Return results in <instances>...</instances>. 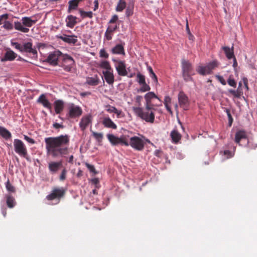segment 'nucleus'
<instances>
[{
	"mask_svg": "<svg viewBox=\"0 0 257 257\" xmlns=\"http://www.w3.org/2000/svg\"><path fill=\"white\" fill-rule=\"evenodd\" d=\"M47 154L56 158L66 155L68 152L70 137L67 135L45 139Z\"/></svg>",
	"mask_w": 257,
	"mask_h": 257,
	"instance_id": "nucleus-1",
	"label": "nucleus"
},
{
	"mask_svg": "<svg viewBox=\"0 0 257 257\" xmlns=\"http://www.w3.org/2000/svg\"><path fill=\"white\" fill-rule=\"evenodd\" d=\"M133 110L135 114L146 122L153 123L155 120V114L152 109H147L146 105L143 109L140 107H134Z\"/></svg>",
	"mask_w": 257,
	"mask_h": 257,
	"instance_id": "nucleus-2",
	"label": "nucleus"
},
{
	"mask_svg": "<svg viewBox=\"0 0 257 257\" xmlns=\"http://www.w3.org/2000/svg\"><path fill=\"white\" fill-rule=\"evenodd\" d=\"M14 146L15 151L17 154L29 160L27 148L21 140L15 139L14 141Z\"/></svg>",
	"mask_w": 257,
	"mask_h": 257,
	"instance_id": "nucleus-3",
	"label": "nucleus"
},
{
	"mask_svg": "<svg viewBox=\"0 0 257 257\" xmlns=\"http://www.w3.org/2000/svg\"><path fill=\"white\" fill-rule=\"evenodd\" d=\"M129 145L137 151H142L144 149L145 142L140 137L134 136L130 138V142H128Z\"/></svg>",
	"mask_w": 257,
	"mask_h": 257,
	"instance_id": "nucleus-4",
	"label": "nucleus"
},
{
	"mask_svg": "<svg viewBox=\"0 0 257 257\" xmlns=\"http://www.w3.org/2000/svg\"><path fill=\"white\" fill-rule=\"evenodd\" d=\"M107 137L112 145L120 144L121 145L128 146V141L126 137L124 136H122L120 138H118L113 135L108 134Z\"/></svg>",
	"mask_w": 257,
	"mask_h": 257,
	"instance_id": "nucleus-5",
	"label": "nucleus"
},
{
	"mask_svg": "<svg viewBox=\"0 0 257 257\" xmlns=\"http://www.w3.org/2000/svg\"><path fill=\"white\" fill-rule=\"evenodd\" d=\"M82 114L81 108L74 104H71L68 108V116L70 118L78 117Z\"/></svg>",
	"mask_w": 257,
	"mask_h": 257,
	"instance_id": "nucleus-6",
	"label": "nucleus"
},
{
	"mask_svg": "<svg viewBox=\"0 0 257 257\" xmlns=\"http://www.w3.org/2000/svg\"><path fill=\"white\" fill-rule=\"evenodd\" d=\"M65 193V191L63 188H55L51 193L46 196L48 200H53L55 199H59L62 197Z\"/></svg>",
	"mask_w": 257,
	"mask_h": 257,
	"instance_id": "nucleus-7",
	"label": "nucleus"
},
{
	"mask_svg": "<svg viewBox=\"0 0 257 257\" xmlns=\"http://www.w3.org/2000/svg\"><path fill=\"white\" fill-rule=\"evenodd\" d=\"M115 62V67L118 74L120 76H125L127 75L126 66L124 61L121 60H113Z\"/></svg>",
	"mask_w": 257,
	"mask_h": 257,
	"instance_id": "nucleus-8",
	"label": "nucleus"
},
{
	"mask_svg": "<svg viewBox=\"0 0 257 257\" xmlns=\"http://www.w3.org/2000/svg\"><path fill=\"white\" fill-rule=\"evenodd\" d=\"M62 55V53L60 51H55L49 54L46 61L52 65L56 66L58 65V58Z\"/></svg>",
	"mask_w": 257,
	"mask_h": 257,
	"instance_id": "nucleus-9",
	"label": "nucleus"
},
{
	"mask_svg": "<svg viewBox=\"0 0 257 257\" xmlns=\"http://www.w3.org/2000/svg\"><path fill=\"white\" fill-rule=\"evenodd\" d=\"M63 59L64 62L68 64V65H65V64L63 65V69L67 72L71 71L75 63L74 59L72 57L67 54L64 55Z\"/></svg>",
	"mask_w": 257,
	"mask_h": 257,
	"instance_id": "nucleus-10",
	"label": "nucleus"
},
{
	"mask_svg": "<svg viewBox=\"0 0 257 257\" xmlns=\"http://www.w3.org/2000/svg\"><path fill=\"white\" fill-rule=\"evenodd\" d=\"M153 98H157L161 102H162V100L153 92H149L147 93L145 95V99L146 101L145 105H146L147 109H154L151 103V100Z\"/></svg>",
	"mask_w": 257,
	"mask_h": 257,
	"instance_id": "nucleus-11",
	"label": "nucleus"
},
{
	"mask_svg": "<svg viewBox=\"0 0 257 257\" xmlns=\"http://www.w3.org/2000/svg\"><path fill=\"white\" fill-rule=\"evenodd\" d=\"M178 100L180 106L187 109L189 104L188 98L183 92H180L178 94Z\"/></svg>",
	"mask_w": 257,
	"mask_h": 257,
	"instance_id": "nucleus-12",
	"label": "nucleus"
},
{
	"mask_svg": "<svg viewBox=\"0 0 257 257\" xmlns=\"http://www.w3.org/2000/svg\"><path fill=\"white\" fill-rule=\"evenodd\" d=\"M37 102L41 104L44 107L48 109L52 112V107L51 103L46 98V95L44 94H41L37 99Z\"/></svg>",
	"mask_w": 257,
	"mask_h": 257,
	"instance_id": "nucleus-13",
	"label": "nucleus"
},
{
	"mask_svg": "<svg viewBox=\"0 0 257 257\" xmlns=\"http://www.w3.org/2000/svg\"><path fill=\"white\" fill-rule=\"evenodd\" d=\"M62 166V161L51 162L49 163L48 169L52 174L56 173Z\"/></svg>",
	"mask_w": 257,
	"mask_h": 257,
	"instance_id": "nucleus-14",
	"label": "nucleus"
},
{
	"mask_svg": "<svg viewBox=\"0 0 257 257\" xmlns=\"http://www.w3.org/2000/svg\"><path fill=\"white\" fill-rule=\"evenodd\" d=\"M59 38L66 43L73 45H75L78 41L77 39V36L75 35H67L66 34H63V35L59 36Z\"/></svg>",
	"mask_w": 257,
	"mask_h": 257,
	"instance_id": "nucleus-15",
	"label": "nucleus"
},
{
	"mask_svg": "<svg viewBox=\"0 0 257 257\" xmlns=\"http://www.w3.org/2000/svg\"><path fill=\"white\" fill-rule=\"evenodd\" d=\"M91 122V116L85 115L83 116L79 122V126L81 131H84Z\"/></svg>",
	"mask_w": 257,
	"mask_h": 257,
	"instance_id": "nucleus-16",
	"label": "nucleus"
},
{
	"mask_svg": "<svg viewBox=\"0 0 257 257\" xmlns=\"http://www.w3.org/2000/svg\"><path fill=\"white\" fill-rule=\"evenodd\" d=\"M33 44L31 42H27L22 45V49L21 52H26L32 53L33 54H36L37 53V50L33 49Z\"/></svg>",
	"mask_w": 257,
	"mask_h": 257,
	"instance_id": "nucleus-17",
	"label": "nucleus"
},
{
	"mask_svg": "<svg viewBox=\"0 0 257 257\" xmlns=\"http://www.w3.org/2000/svg\"><path fill=\"white\" fill-rule=\"evenodd\" d=\"M102 73L106 82L109 84H112L114 80L112 70L103 71Z\"/></svg>",
	"mask_w": 257,
	"mask_h": 257,
	"instance_id": "nucleus-18",
	"label": "nucleus"
},
{
	"mask_svg": "<svg viewBox=\"0 0 257 257\" xmlns=\"http://www.w3.org/2000/svg\"><path fill=\"white\" fill-rule=\"evenodd\" d=\"M17 55L12 50H9L6 52L4 57L2 58L1 61H13L17 57Z\"/></svg>",
	"mask_w": 257,
	"mask_h": 257,
	"instance_id": "nucleus-19",
	"label": "nucleus"
},
{
	"mask_svg": "<svg viewBox=\"0 0 257 257\" xmlns=\"http://www.w3.org/2000/svg\"><path fill=\"white\" fill-rule=\"evenodd\" d=\"M102 123L105 127L114 130H116L117 128V125L108 116L104 117L103 118Z\"/></svg>",
	"mask_w": 257,
	"mask_h": 257,
	"instance_id": "nucleus-20",
	"label": "nucleus"
},
{
	"mask_svg": "<svg viewBox=\"0 0 257 257\" xmlns=\"http://www.w3.org/2000/svg\"><path fill=\"white\" fill-rule=\"evenodd\" d=\"M182 73H192L193 67L192 64L187 60L184 59L182 60L181 62Z\"/></svg>",
	"mask_w": 257,
	"mask_h": 257,
	"instance_id": "nucleus-21",
	"label": "nucleus"
},
{
	"mask_svg": "<svg viewBox=\"0 0 257 257\" xmlns=\"http://www.w3.org/2000/svg\"><path fill=\"white\" fill-rule=\"evenodd\" d=\"M54 108L56 113L60 114L64 107V102L62 100H57L54 102Z\"/></svg>",
	"mask_w": 257,
	"mask_h": 257,
	"instance_id": "nucleus-22",
	"label": "nucleus"
},
{
	"mask_svg": "<svg viewBox=\"0 0 257 257\" xmlns=\"http://www.w3.org/2000/svg\"><path fill=\"white\" fill-rule=\"evenodd\" d=\"M247 136L244 131L240 130L237 131L235 136V142L240 145V140L246 139Z\"/></svg>",
	"mask_w": 257,
	"mask_h": 257,
	"instance_id": "nucleus-23",
	"label": "nucleus"
},
{
	"mask_svg": "<svg viewBox=\"0 0 257 257\" xmlns=\"http://www.w3.org/2000/svg\"><path fill=\"white\" fill-rule=\"evenodd\" d=\"M98 76L96 75L93 77H88L86 78V83L91 86H96L99 83Z\"/></svg>",
	"mask_w": 257,
	"mask_h": 257,
	"instance_id": "nucleus-24",
	"label": "nucleus"
},
{
	"mask_svg": "<svg viewBox=\"0 0 257 257\" xmlns=\"http://www.w3.org/2000/svg\"><path fill=\"white\" fill-rule=\"evenodd\" d=\"M76 19L77 18L72 15H69L67 16L66 19L67 27L70 28H73L77 23Z\"/></svg>",
	"mask_w": 257,
	"mask_h": 257,
	"instance_id": "nucleus-25",
	"label": "nucleus"
},
{
	"mask_svg": "<svg viewBox=\"0 0 257 257\" xmlns=\"http://www.w3.org/2000/svg\"><path fill=\"white\" fill-rule=\"evenodd\" d=\"M172 140V142L174 143L177 144L181 139V135L177 131V130H173L170 134Z\"/></svg>",
	"mask_w": 257,
	"mask_h": 257,
	"instance_id": "nucleus-26",
	"label": "nucleus"
},
{
	"mask_svg": "<svg viewBox=\"0 0 257 257\" xmlns=\"http://www.w3.org/2000/svg\"><path fill=\"white\" fill-rule=\"evenodd\" d=\"M111 53L113 54H125L123 46L121 44H117L111 49Z\"/></svg>",
	"mask_w": 257,
	"mask_h": 257,
	"instance_id": "nucleus-27",
	"label": "nucleus"
},
{
	"mask_svg": "<svg viewBox=\"0 0 257 257\" xmlns=\"http://www.w3.org/2000/svg\"><path fill=\"white\" fill-rule=\"evenodd\" d=\"M222 49L223 50L226 57L228 59H231L234 57L233 53V47L231 49H230L229 47L227 46H224L222 47Z\"/></svg>",
	"mask_w": 257,
	"mask_h": 257,
	"instance_id": "nucleus-28",
	"label": "nucleus"
},
{
	"mask_svg": "<svg viewBox=\"0 0 257 257\" xmlns=\"http://www.w3.org/2000/svg\"><path fill=\"white\" fill-rule=\"evenodd\" d=\"M0 135L4 139L8 140L12 137L11 133L6 128L0 126Z\"/></svg>",
	"mask_w": 257,
	"mask_h": 257,
	"instance_id": "nucleus-29",
	"label": "nucleus"
},
{
	"mask_svg": "<svg viewBox=\"0 0 257 257\" xmlns=\"http://www.w3.org/2000/svg\"><path fill=\"white\" fill-rule=\"evenodd\" d=\"M22 20L23 25L28 27H31L37 22L36 20H33L29 17H24Z\"/></svg>",
	"mask_w": 257,
	"mask_h": 257,
	"instance_id": "nucleus-30",
	"label": "nucleus"
},
{
	"mask_svg": "<svg viewBox=\"0 0 257 257\" xmlns=\"http://www.w3.org/2000/svg\"><path fill=\"white\" fill-rule=\"evenodd\" d=\"M6 202L7 206L9 208H13L16 204L15 198L11 195H6Z\"/></svg>",
	"mask_w": 257,
	"mask_h": 257,
	"instance_id": "nucleus-31",
	"label": "nucleus"
},
{
	"mask_svg": "<svg viewBox=\"0 0 257 257\" xmlns=\"http://www.w3.org/2000/svg\"><path fill=\"white\" fill-rule=\"evenodd\" d=\"M134 3L133 1H131L128 4L126 7L125 14L127 17H130L134 13Z\"/></svg>",
	"mask_w": 257,
	"mask_h": 257,
	"instance_id": "nucleus-32",
	"label": "nucleus"
},
{
	"mask_svg": "<svg viewBox=\"0 0 257 257\" xmlns=\"http://www.w3.org/2000/svg\"><path fill=\"white\" fill-rule=\"evenodd\" d=\"M15 28L16 30L24 33H28L29 31V29L28 28L24 27L22 23L18 22H15Z\"/></svg>",
	"mask_w": 257,
	"mask_h": 257,
	"instance_id": "nucleus-33",
	"label": "nucleus"
},
{
	"mask_svg": "<svg viewBox=\"0 0 257 257\" xmlns=\"http://www.w3.org/2000/svg\"><path fill=\"white\" fill-rule=\"evenodd\" d=\"M219 65V63L217 60H213L212 62H209L207 65V70L210 71V73L212 70L217 67Z\"/></svg>",
	"mask_w": 257,
	"mask_h": 257,
	"instance_id": "nucleus-34",
	"label": "nucleus"
},
{
	"mask_svg": "<svg viewBox=\"0 0 257 257\" xmlns=\"http://www.w3.org/2000/svg\"><path fill=\"white\" fill-rule=\"evenodd\" d=\"M197 71L199 74L202 75H205L206 74H210V71L207 70L206 66H199L197 69Z\"/></svg>",
	"mask_w": 257,
	"mask_h": 257,
	"instance_id": "nucleus-35",
	"label": "nucleus"
},
{
	"mask_svg": "<svg viewBox=\"0 0 257 257\" xmlns=\"http://www.w3.org/2000/svg\"><path fill=\"white\" fill-rule=\"evenodd\" d=\"M171 98L169 96H166L164 99V105L167 110L170 113H172V111L170 106L169 105V104L171 103Z\"/></svg>",
	"mask_w": 257,
	"mask_h": 257,
	"instance_id": "nucleus-36",
	"label": "nucleus"
},
{
	"mask_svg": "<svg viewBox=\"0 0 257 257\" xmlns=\"http://www.w3.org/2000/svg\"><path fill=\"white\" fill-rule=\"evenodd\" d=\"M79 1H69V8L68 12L70 13L72 10H76L78 6Z\"/></svg>",
	"mask_w": 257,
	"mask_h": 257,
	"instance_id": "nucleus-37",
	"label": "nucleus"
},
{
	"mask_svg": "<svg viewBox=\"0 0 257 257\" xmlns=\"http://www.w3.org/2000/svg\"><path fill=\"white\" fill-rule=\"evenodd\" d=\"M114 32L113 30L109 26L104 35L105 37L107 40L109 41L112 39V35Z\"/></svg>",
	"mask_w": 257,
	"mask_h": 257,
	"instance_id": "nucleus-38",
	"label": "nucleus"
},
{
	"mask_svg": "<svg viewBox=\"0 0 257 257\" xmlns=\"http://www.w3.org/2000/svg\"><path fill=\"white\" fill-rule=\"evenodd\" d=\"M80 14L82 18L84 19L86 18H92L93 17V13L92 12H85L81 9L79 10Z\"/></svg>",
	"mask_w": 257,
	"mask_h": 257,
	"instance_id": "nucleus-39",
	"label": "nucleus"
},
{
	"mask_svg": "<svg viewBox=\"0 0 257 257\" xmlns=\"http://www.w3.org/2000/svg\"><path fill=\"white\" fill-rule=\"evenodd\" d=\"M100 67L106 69V70H111L112 68L109 63L107 61H102L100 62Z\"/></svg>",
	"mask_w": 257,
	"mask_h": 257,
	"instance_id": "nucleus-40",
	"label": "nucleus"
},
{
	"mask_svg": "<svg viewBox=\"0 0 257 257\" xmlns=\"http://www.w3.org/2000/svg\"><path fill=\"white\" fill-rule=\"evenodd\" d=\"M126 5L125 1H119L116 8V11L117 12H121L126 7Z\"/></svg>",
	"mask_w": 257,
	"mask_h": 257,
	"instance_id": "nucleus-41",
	"label": "nucleus"
},
{
	"mask_svg": "<svg viewBox=\"0 0 257 257\" xmlns=\"http://www.w3.org/2000/svg\"><path fill=\"white\" fill-rule=\"evenodd\" d=\"M6 187L7 190L9 192L14 193L16 191L15 188L12 184H11L9 179L8 180L7 182L6 183Z\"/></svg>",
	"mask_w": 257,
	"mask_h": 257,
	"instance_id": "nucleus-42",
	"label": "nucleus"
},
{
	"mask_svg": "<svg viewBox=\"0 0 257 257\" xmlns=\"http://www.w3.org/2000/svg\"><path fill=\"white\" fill-rule=\"evenodd\" d=\"M141 85L142 86L140 89L138 90V92H145L149 91L151 89L150 87L146 83V82Z\"/></svg>",
	"mask_w": 257,
	"mask_h": 257,
	"instance_id": "nucleus-43",
	"label": "nucleus"
},
{
	"mask_svg": "<svg viewBox=\"0 0 257 257\" xmlns=\"http://www.w3.org/2000/svg\"><path fill=\"white\" fill-rule=\"evenodd\" d=\"M192 73H182V76L186 82L192 81Z\"/></svg>",
	"mask_w": 257,
	"mask_h": 257,
	"instance_id": "nucleus-44",
	"label": "nucleus"
},
{
	"mask_svg": "<svg viewBox=\"0 0 257 257\" xmlns=\"http://www.w3.org/2000/svg\"><path fill=\"white\" fill-rule=\"evenodd\" d=\"M137 81L140 84H142L146 82L145 76L140 73L137 74Z\"/></svg>",
	"mask_w": 257,
	"mask_h": 257,
	"instance_id": "nucleus-45",
	"label": "nucleus"
},
{
	"mask_svg": "<svg viewBox=\"0 0 257 257\" xmlns=\"http://www.w3.org/2000/svg\"><path fill=\"white\" fill-rule=\"evenodd\" d=\"M92 136L99 142H101L103 139V134L100 133L93 132Z\"/></svg>",
	"mask_w": 257,
	"mask_h": 257,
	"instance_id": "nucleus-46",
	"label": "nucleus"
},
{
	"mask_svg": "<svg viewBox=\"0 0 257 257\" xmlns=\"http://www.w3.org/2000/svg\"><path fill=\"white\" fill-rule=\"evenodd\" d=\"M3 28L7 30H11L13 29V25L7 20L5 22H4Z\"/></svg>",
	"mask_w": 257,
	"mask_h": 257,
	"instance_id": "nucleus-47",
	"label": "nucleus"
},
{
	"mask_svg": "<svg viewBox=\"0 0 257 257\" xmlns=\"http://www.w3.org/2000/svg\"><path fill=\"white\" fill-rule=\"evenodd\" d=\"M67 169L64 168L63 169V170L61 171V175L60 176V181H64L66 178V174H67Z\"/></svg>",
	"mask_w": 257,
	"mask_h": 257,
	"instance_id": "nucleus-48",
	"label": "nucleus"
},
{
	"mask_svg": "<svg viewBox=\"0 0 257 257\" xmlns=\"http://www.w3.org/2000/svg\"><path fill=\"white\" fill-rule=\"evenodd\" d=\"M228 92L233 95L235 97L239 98L240 97L241 94L240 92L238 91V89L237 90H234L233 89L228 90Z\"/></svg>",
	"mask_w": 257,
	"mask_h": 257,
	"instance_id": "nucleus-49",
	"label": "nucleus"
},
{
	"mask_svg": "<svg viewBox=\"0 0 257 257\" xmlns=\"http://www.w3.org/2000/svg\"><path fill=\"white\" fill-rule=\"evenodd\" d=\"M227 83L228 85H230V86L236 87V83L234 79L232 78L231 76H230L228 78L227 80Z\"/></svg>",
	"mask_w": 257,
	"mask_h": 257,
	"instance_id": "nucleus-50",
	"label": "nucleus"
},
{
	"mask_svg": "<svg viewBox=\"0 0 257 257\" xmlns=\"http://www.w3.org/2000/svg\"><path fill=\"white\" fill-rule=\"evenodd\" d=\"M225 111L228 116L229 125V126H231L233 122V118L231 116L230 110L228 109H226Z\"/></svg>",
	"mask_w": 257,
	"mask_h": 257,
	"instance_id": "nucleus-51",
	"label": "nucleus"
},
{
	"mask_svg": "<svg viewBox=\"0 0 257 257\" xmlns=\"http://www.w3.org/2000/svg\"><path fill=\"white\" fill-rule=\"evenodd\" d=\"M85 166L86 167L89 169L90 172L94 173V174H97V172L94 168V167L93 165H91L87 163H85Z\"/></svg>",
	"mask_w": 257,
	"mask_h": 257,
	"instance_id": "nucleus-52",
	"label": "nucleus"
},
{
	"mask_svg": "<svg viewBox=\"0 0 257 257\" xmlns=\"http://www.w3.org/2000/svg\"><path fill=\"white\" fill-rule=\"evenodd\" d=\"M9 18V15L7 14L0 16V25L4 24Z\"/></svg>",
	"mask_w": 257,
	"mask_h": 257,
	"instance_id": "nucleus-53",
	"label": "nucleus"
},
{
	"mask_svg": "<svg viewBox=\"0 0 257 257\" xmlns=\"http://www.w3.org/2000/svg\"><path fill=\"white\" fill-rule=\"evenodd\" d=\"M99 55L100 57L104 58H108L109 56L108 54L106 52V51L104 49H101L100 50Z\"/></svg>",
	"mask_w": 257,
	"mask_h": 257,
	"instance_id": "nucleus-54",
	"label": "nucleus"
},
{
	"mask_svg": "<svg viewBox=\"0 0 257 257\" xmlns=\"http://www.w3.org/2000/svg\"><path fill=\"white\" fill-rule=\"evenodd\" d=\"M106 107L107 108L106 109V111L108 112L109 113H115V111L116 109H117L115 107L111 106L110 105H108L106 106Z\"/></svg>",
	"mask_w": 257,
	"mask_h": 257,
	"instance_id": "nucleus-55",
	"label": "nucleus"
},
{
	"mask_svg": "<svg viewBox=\"0 0 257 257\" xmlns=\"http://www.w3.org/2000/svg\"><path fill=\"white\" fill-rule=\"evenodd\" d=\"M114 113L116 114L117 118L123 117L124 116V114L121 110H118L116 109Z\"/></svg>",
	"mask_w": 257,
	"mask_h": 257,
	"instance_id": "nucleus-56",
	"label": "nucleus"
},
{
	"mask_svg": "<svg viewBox=\"0 0 257 257\" xmlns=\"http://www.w3.org/2000/svg\"><path fill=\"white\" fill-rule=\"evenodd\" d=\"M12 45L15 47V48L22 52V45L17 42H13Z\"/></svg>",
	"mask_w": 257,
	"mask_h": 257,
	"instance_id": "nucleus-57",
	"label": "nucleus"
},
{
	"mask_svg": "<svg viewBox=\"0 0 257 257\" xmlns=\"http://www.w3.org/2000/svg\"><path fill=\"white\" fill-rule=\"evenodd\" d=\"M216 78L217 80L223 85H226V83L223 77L220 75H216Z\"/></svg>",
	"mask_w": 257,
	"mask_h": 257,
	"instance_id": "nucleus-58",
	"label": "nucleus"
},
{
	"mask_svg": "<svg viewBox=\"0 0 257 257\" xmlns=\"http://www.w3.org/2000/svg\"><path fill=\"white\" fill-rule=\"evenodd\" d=\"M24 139L28 142L29 143L31 144H34L36 143L35 141L26 135H24Z\"/></svg>",
	"mask_w": 257,
	"mask_h": 257,
	"instance_id": "nucleus-59",
	"label": "nucleus"
},
{
	"mask_svg": "<svg viewBox=\"0 0 257 257\" xmlns=\"http://www.w3.org/2000/svg\"><path fill=\"white\" fill-rule=\"evenodd\" d=\"M91 182L93 184L95 185V187L98 188L99 187V181L98 178H95L91 180Z\"/></svg>",
	"mask_w": 257,
	"mask_h": 257,
	"instance_id": "nucleus-60",
	"label": "nucleus"
},
{
	"mask_svg": "<svg viewBox=\"0 0 257 257\" xmlns=\"http://www.w3.org/2000/svg\"><path fill=\"white\" fill-rule=\"evenodd\" d=\"M118 20V16L116 15H113L109 21V24L115 23Z\"/></svg>",
	"mask_w": 257,
	"mask_h": 257,
	"instance_id": "nucleus-61",
	"label": "nucleus"
},
{
	"mask_svg": "<svg viewBox=\"0 0 257 257\" xmlns=\"http://www.w3.org/2000/svg\"><path fill=\"white\" fill-rule=\"evenodd\" d=\"M224 155L227 156V158H230L233 157V154L228 150H225L224 151Z\"/></svg>",
	"mask_w": 257,
	"mask_h": 257,
	"instance_id": "nucleus-62",
	"label": "nucleus"
},
{
	"mask_svg": "<svg viewBox=\"0 0 257 257\" xmlns=\"http://www.w3.org/2000/svg\"><path fill=\"white\" fill-rule=\"evenodd\" d=\"M53 126L55 128H56V129H59L60 128H64V126L62 124L58 123L57 122L54 123L53 124Z\"/></svg>",
	"mask_w": 257,
	"mask_h": 257,
	"instance_id": "nucleus-63",
	"label": "nucleus"
},
{
	"mask_svg": "<svg viewBox=\"0 0 257 257\" xmlns=\"http://www.w3.org/2000/svg\"><path fill=\"white\" fill-rule=\"evenodd\" d=\"M150 76L155 83H158V78H157V77L155 73L150 75Z\"/></svg>",
	"mask_w": 257,
	"mask_h": 257,
	"instance_id": "nucleus-64",
	"label": "nucleus"
}]
</instances>
